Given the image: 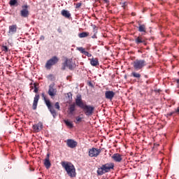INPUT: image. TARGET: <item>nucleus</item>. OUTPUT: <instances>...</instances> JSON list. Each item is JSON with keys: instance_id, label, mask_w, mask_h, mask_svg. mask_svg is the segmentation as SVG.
<instances>
[{"instance_id": "obj_1", "label": "nucleus", "mask_w": 179, "mask_h": 179, "mask_svg": "<svg viewBox=\"0 0 179 179\" xmlns=\"http://www.w3.org/2000/svg\"><path fill=\"white\" fill-rule=\"evenodd\" d=\"M62 166L64 169H65L67 174L69 177H75L76 176V172L75 170V166L71 163L62 162Z\"/></svg>"}, {"instance_id": "obj_2", "label": "nucleus", "mask_w": 179, "mask_h": 179, "mask_svg": "<svg viewBox=\"0 0 179 179\" xmlns=\"http://www.w3.org/2000/svg\"><path fill=\"white\" fill-rule=\"evenodd\" d=\"M113 169H114L113 164H105L98 169L96 173L98 176H103V174H106V173H109Z\"/></svg>"}, {"instance_id": "obj_3", "label": "nucleus", "mask_w": 179, "mask_h": 179, "mask_svg": "<svg viewBox=\"0 0 179 179\" xmlns=\"http://www.w3.org/2000/svg\"><path fill=\"white\" fill-rule=\"evenodd\" d=\"M68 68L70 71H73L76 68V64L72 61V59L66 58L64 62L62 64V71H65Z\"/></svg>"}, {"instance_id": "obj_4", "label": "nucleus", "mask_w": 179, "mask_h": 179, "mask_svg": "<svg viewBox=\"0 0 179 179\" xmlns=\"http://www.w3.org/2000/svg\"><path fill=\"white\" fill-rule=\"evenodd\" d=\"M42 97H43L48 110H50V113L52 114L53 118H55L57 117V111H55V109H54V107L52 106V105H51V101H50V100L47 99L44 93L42 94Z\"/></svg>"}, {"instance_id": "obj_5", "label": "nucleus", "mask_w": 179, "mask_h": 179, "mask_svg": "<svg viewBox=\"0 0 179 179\" xmlns=\"http://www.w3.org/2000/svg\"><path fill=\"white\" fill-rule=\"evenodd\" d=\"M81 110H83L84 114L87 117H92V115L94 114V106L91 105L85 104L81 108Z\"/></svg>"}, {"instance_id": "obj_6", "label": "nucleus", "mask_w": 179, "mask_h": 179, "mask_svg": "<svg viewBox=\"0 0 179 179\" xmlns=\"http://www.w3.org/2000/svg\"><path fill=\"white\" fill-rule=\"evenodd\" d=\"M59 62V58H58L57 56H53L52 58L47 61L45 65V68H46V69H51V68L54 66V65H57Z\"/></svg>"}, {"instance_id": "obj_7", "label": "nucleus", "mask_w": 179, "mask_h": 179, "mask_svg": "<svg viewBox=\"0 0 179 179\" xmlns=\"http://www.w3.org/2000/svg\"><path fill=\"white\" fill-rule=\"evenodd\" d=\"M30 13L29 12V6L27 4L22 6V10L20 11V15L21 17H29Z\"/></svg>"}, {"instance_id": "obj_8", "label": "nucleus", "mask_w": 179, "mask_h": 179, "mask_svg": "<svg viewBox=\"0 0 179 179\" xmlns=\"http://www.w3.org/2000/svg\"><path fill=\"white\" fill-rule=\"evenodd\" d=\"M16 33H17V25L16 24L10 25L7 32L8 36L12 37V36H15Z\"/></svg>"}, {"instance_id": "obj_9", "label": "nucleus", "mask_w": 179, "mask_h": 179, "mask_svg": "<svg viewBox=\"0 0 179 179\" xmlns=\"http://www.w3.org/2000/svg\"><path fill=\"white\" fill-rule=\"evenodd\" d=\"M100 153H101V149L92 148L89 150L88 155L90 156V157H97V156H99Z\"/></svg>"}, {"instance_id": "obj_10", "label": "nucleus", "mask_w": 179, "mask_h": 179, "mask_svg": "<svg viewBox=\"0 0 179 179\" xmlns=\"http://www.w3.org/2000/svg\"><path fill=\"white\" fill-rule=\"evenodd\" d=\"M74 103L80 108H82L86 104L83 103V100H82V95L80 94L76 96V103Z\"/></svg>"}, {"instance_id": "obj_11", "label": "nucleus", "mask_w": 179, "mask_h": 179, "mask_svg": "<svg viewBox=\"0 0 179 179\" xmlns=\"http://www.w3.org/2000/svg\"><path fill=\"white\" fill-rule=\"evenodd\" d=\"M48 94H49V96H50V97L52 98L55 97V96H57V89L54 88L53 84H50L49 85Z\"/></svg>"}, {"instance_id": "obj_12", "label": "nucleus", "mask_w": 179, "mask_h": 179, "mask_svg": "<svg viewBox=\"0 0 179 179\" xmlns=\"http://www.w3.org/2000/svg\"><path fill=\"white\" fill-rule=\"evenodd\" d=\"M146 65V62L145 60H136L135 62V69H142L143 66Z\"/></svg>"}, {"instance_id": "obj_13", "label": "nucleus", "mask_w": 179, "mask_h": 179, "mask_svg": "<svg viewBox=\"0 0 179 179\" xmlns=\"http://www.w3.org/2000/svg\"><path fill=\"white\" fill-rule=\"evenodd\" d=\"M66 145L68 148H71V149H75L78 146V142L73 139H67Z\"/></svg>"}, {"instance_id": "obj_14", "label": "nucleus", "mask_w": 179, "mask_h": 179, "mask_svg": "<svg viewBox=\"0 0 179 179\" xmlns=\"http://www.w3.org/2000/svg\"><path fill=\"white\" fill-rule=\"evenodd\" d=\"M76 111V104H75V103L70 104L69 106L68 114L69 115H74Z\"/></svg>"}, {"instance_id": "obj_15", "label": "nucleus", "mask_w": 179, "mask_h": 179, "mask_svg": "<svg viewBox=\"0 0 179 179\" xmlns=\"http://www.w3.org/2000/svg\"><path fill=\"white\" fill-rule=\"evenodd\" d=\"M114 96H115V92L113 91H106L105 92V97L107 99V100H113L114 99Z\"/></svg>"}, {"instance_id": "obj_16", "label": "nucleus", "mask_w": 179, "mask_h": 179, "mask_svg": "<svg viewBox=\"0 0 179 179\" xmlns=\"http://www.w3.org/2000/svg\"><path fill=\"white\" fill-rule=\"evenodd\" d=\"M43 164L47 169L51 167V162L50 161V153L47 154L46 158L44 160Z\"/></svg>"}, {"instance_id": "obj_17", "label": "nucleus", "mask_w": 179, "mask_h": 179, "mask_svg": "<svg viewBox=\"0 0 179 179\" xmlns=\"http://www.w3.org/2000/svg\"><path fill=\"white\" fill-rule=\"evenodd\" d=\"M38 100H40V95L36 94L34 98V102L32 105L33 110H37V104H38Z\"/></svg>"}, {"instance_id": "obj_18", "label": "nucleus", "mask_w": 179, "mask_h": 179, "mask_svg": "<svg viewBox=\"0 0 179 179\" xmlns=\"http://www.w3.org/2000/svg\"><path fill=\"white\" fill-rule=\"evenodd\" d=\"M32 128L34 132H40L43 129V123L38 122V124H34Z\"/></svg>"}, {"instance_id": "obj_19", "label": "nucleus", "mask_w": 179, "mask_h": 179, "mask_svg": "<svg viewBox=\"0 0 179 179\" xmlns=\"http://www.w3.org/2000/svg\"><path fill=\"white\" fill-rule=\"evenodd\" d=\"M112 159L115 162H117V163H120V162L122 161V155H120L119 153H115V154H113V155L112 156Z\"/></svg>"}, {"instance_id": "obj_20", "label": "nucleus", "mask_w": 179, "mask_h": 179, "mask_svg": "<svg viewBox=\"0 0 179 179\" xmlns=\"http://www.w3.org/2000/svg\"><path fill=\"white\" fill-rule=\"evenodd\" d=\"M89 61L90 62L92 66H98V65H99V59L97 57H92V59H89Z\"/></svg>"}, {"instance_id": "obj_21", "label": "nucleus", "mask_w": 179, "mask_h": 179, "mask_svg": "<svg viewBox=\"0 0 179 179\" xmlns=\"http://www.w3.org/2000/svg\"><path fill=\"white\" fill-rule=\"evenodd\" d=\"M61 15L64 17H66V19H71V13L68 10H62L61 11Z\"/></svg>"}, {"instance_id": "obj_22", "label": "nucleus", "mask_w": 179, "mask_h": 179, "mask_svg": "<svg viewBox=\"0 0 179 179\" xmlns=\"http://www.w3.org/2000/svg\"><path fill=\"white\" fill-rule=\"evenodd\" d=\"M138 29L140 33H146V26L145 24H139Z\"/></svg>"}, {"instance_id": "obj_23", "label": "nucleus", "mask_w": 179, "mask_h": 179, "mask_svg": "<svg viewBox=\"0 0 179 179\" xmlns=\"http://www.w3.org/2000/svg\"><path fill=\"white\" fill-rule=\"evenodd\" d=\"M90 33L89 32H82L78 34V37L80 38H85V37H88Z\"/></svg>"}, {"instance_id": "obj_24", "label": "nucleus", "mask_w": 179, "mask_h": 179, "mask_svg": "<svg viewBox=\"0 0 179 179\" xmlns=\"http://www.w3.org/2000/svg\"><path fill=\"white\" fill-rule=\"evenodd\" d=\"M9 5L10 6H17V0H10Z\"/></svg>"}, {"instance_id": "obj_25", "label": "nucleus", "mask_w": 179, "mask_h": 179, "mask_svg": "<svg viewBox=\"0 0 179 179\" xmlns=\"http://www.w3.org/2000/svg\"><path fill=\"white\" fill-rule=\"evenodd\" d=\"M64 122L69 128H73V124L69 120H64Z\"/></svg>"}, {"instance_id": "obj_26", "label": "nucleus", "mask_w": 179, "mask_h": 179, "mask_svg": "<svg viewBox=\"0 0 179 179\" xmlns=\"http://www.w3.org/2000/svg\"><path fill=\"white\" fill-rule=\"evenodd\" d=\"M82 120H83V117L80 116L76 117V120H74L75 124H79V122H82Z\"/></svg>"}, {"instance_id": "obj_27", "label": "nucleus", "mask_w": 179, "mask_h": 179, "mask_svg": "<svg viewBox=\"0 0 179 179\" xmlns=\"http://www.w3.org/2000/svg\"><path fill=\"white\" fill-rule=\"evenodd\" d=\"M76 50H78V51H80L81 54H85L86 52V50L83 47L77 48Z\"/></svg>"}, {"instance_id": "obj_28", "label": "nucleus", "mask_w": 179, "mask_h": 179, "mask_svg": "<svg viewBox=\"0 0 179 179\" xmlns=\"http://www.w3.org/2000/svg\"><path fill=\"white\" fill-rule=\"evenodd\" d=\"M136 42L137 44H141V43H143V38L138 36L136 39Z\"/></svg>"}, {"instance_id": "obj_29", "label": "nucleus", "mask_w": 179, "mask_h": 179, "mask_svg": "<svg viewBox=\"0 0 179 179\" xmlns=\"http://www.w3.org/2000/svg\"><path fill=\"white\" fill-rule=\"evenodd\" d=\"M31 89H34V93H38V88L37 87V85L36 83H34V86H31Z\"/></svg>"}, {"instance_id": "obj_30", "label": "nucleus", "mask_w": 179, "mask_h": 179, "mask_svg": "<svg viewBox=\"0 0 179 179\" xmlns=\"http://www.w3.org/2000/svg\"><path fill=\"white\" fill-rule=\"evenodd\" d=\"M1 50L2 51H4V52H8V51H9V48H8V46L6 45H3Z\"/></svg>"}, {"instance_id": "obj_31", "label": "nucleus", "mask_w": 179, "mask_h": 179, "mask_svg": "<svg viewBox=\"0 0 179 179\" xmlns=\"http://www.w3.org/2000/svg\"><path fill=\"white\" fill-rule=\"evenodd\" d=\"M55 108L58 110V111H59L61 110V107L59 106V102H56L55 103Z\"/></svg>"}, {"instance_id": "obj_32", "label": "nucleus", "mask_w": 179, "mask_h": 179, "mask_svg": "<svg viewBox=\"0 0 179 179\" xmlns=\"http://www.w3.org/2000/svg\"><path fill=\"white\" fill-rule=\"evenodd\" d=\"M94 35L92 36V38H97V30L96 29H94Z\"/></svg>"}, {"instance_id": "obj_33", "label": "nucleus", "mask_w": 179, "mask_h": 179, "mask_svg": "<svg viewBox=\"0 0 179 179\" xmlns=\"http://www.w3.org/2000/svg\"><path fill=\"white\" fill-rule=\"evenodd\" d=\"M84 55H85L86 57H88V58H90V57H92V54L89 53V52L85 51V52L84 53Z\"/></svg>"}, {"instance_id": "obj_34", "label": "nucleus", "mask_w": 179, "mask_h": 179, "mask_svg": "<svg viewBox=\"0 0 179 179\" xmlns=\"http://www.w3.org/2000/svg\"><path fill=\"white\" fill-rule=\"evenodd\" d=\"M82 6V3H77L76 5V9H79Z\"/></svg>"}, {"instance_id": "obj_35", "label": "nucleus", "mask_w": 179, "mask_h": 179, "mask_svg": "<svg viewBox=\"0 0 179 179\" xmlns=\"http://www.w3.org/2000/svg\"><path fill=\"white\" fill-rule=\"evenodd\" d=\"M135 78H137V79L141 78V74H139V73H135Z\"/></svg>"}, {"instance_id": "obj_36", "label": "nucleus", "mask_w": 179, "mask_h": 179, "mask_svg": "<svg viewBox=\"0 0 179 179\" xmlns=\"http://www.w3.org/2000/svg\"><path fill=\"white\" fill-rule=\"evenodd\" d=\"M174 113H176V112H171V113H168L167 117H171V115H173V114H174Z\"/></svg>"}, {"instance_id": "obj_37", "label": "nucleus", "mask_w": 179, "mask_h": 179, "mask_svg": "<svg viewBox=\"0 0 179 179\" xmlns=\"http://www.w3.org/2000/svg\"><path fill=\"white\" fill-rule=\"evenodd\" d=\"M40 40H41L42 41H43V40H45V37L44 36H41L40 37Z\"/></svg>"}, {"instance_id": "obj_38", "label": "nucleus", "mask_w": 179, "mask_h": 179, "mask_svg": "<svg viewBox=\"0 0 179 179\" xmlns=\"http://www.w3.org/2000/svg\"><path fill=\"white\" fill-rule=\"evenodd\" d=\"M89 86H90L91 87H93V83H92V82L88 83Z\"/></svg>"}, {"instance_id": "obj_39", "label": "nucleus", "mask_w": 179, "mask_h": 179, "mask_svg": "<svg viewBox=\"0 0 179 179\" xmlns=\"http://www.w3.org/2000/svg\"><path fill=\"white\" fill-rule=\"evenodd\" d=\"M131 76H134V78H135V72L131 73Z\"/></svg>"}, {"instance_id": "obj_40", "label": "nucleus", "mask_w": 179, "mask_h": 179, "mask_svg": "<svg viewBox=\"0 0 179 179\" xmlns=\"http://www.w3.org/2000/svg\"><path fill=\"white\" fill-rule=\"evenodd\" d=\"M175 113H179V107L177 108V110L175 111Z\"/></svg>"}, {"instance_id": "obj_41", "label": "nucleus", "mask_w": 179, "mask_h": 179, "mask_svg": "<svg viewBox=\"0 0 179 179\" xmlns=\"http://www.w3.org/2000/svg\"><path fill=\"white\" fill-rule=\"evenodd\" d=\"M122 6H125V3H123V5H122Z\"/></svg>"}, {"instance_id": "obj_42", "label": "nucleus", "mask_w": 179, "mask_h": 179, "mask_svg": "<svg viewBox=\"0 0 179 179\" xmlns=\"http://www.w3.org/2000/svg\"><path fill=\"white\" fill-rule=\"evenodd\" d=\"M105 1H107V0H105Z\"/></svg>"}]
</instances>
